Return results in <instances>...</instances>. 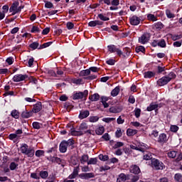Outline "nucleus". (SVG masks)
Returning <instances> with one entry per match:
<instances>
[{
    "label": "nucleus",
    "mask_w": 182,
    "mask_h": 182,
    "mask_svg": "<svg viewBox=\"0 0 182 182\" xmlns=\"http://www.w3.org/2000/svg\"><path fill=\"white\" fill-rule=\"evenodd\" d=\"M48 176V171H41L40 172V176L41 177V178H47Z\"/></svg>",
    "instance_id": "nucleus-41"
},
{
    "label": "nucleus",
    "mask_w": 182,
    "mask_h": 182,
    "mask_svg": "<svg viewBox=\"0 0 182 182\" xmlns=\"http://www.w3.org/2000/svg\"><path fill=\"white\" fill-rule=\"evenodd\" d=\"M134 113H135V117H136V118H139V117H140V114H141V109H140L139 108L136 109L134 110Z\"/></svg>",
    "instance_id": "nucleus-59"
},
{
    "label": "nucleus",
    "mask_w": 182,
    "mask_h": 182,
    "mask_svg": "<svg viewBox=\"0 0 182 182\" xmlns=\"http://www.w3.org/2000/svg\"><path fill=\"white\" fill-rule=\"evenodd\" d=\"M53 43V42H48L46 43H43V45H41L39 48V49H43L45 48H48L49 46H50V45Z\"/></svg>",
    "instance_id": "nucleus-53"
},
{
    "label": "nucleus",
    "mask_w": 182,
    "mask_h": 182,
    "mask_svg": "<svg viewBox=\"0 0 182 182\" xmlns=\"http://www.w3.org/2000/svg\"><path fill=\"white\" fill-rule=\"evenodd\" d=\"M86 133H88V134H92V130H87V124L86 123H82L80 125L78 131L71 129V136H83V134H86Z\"/></svg>",
    "instance_id": "nucleus-1"
},
{
    "label": "nucleus",
    "mask_w": 182,
    "mask_h": 182,
    "mask_svg": "<svg viewBox=\"0 0 182 182\" xmlns=\"http://www.w3.org/2000/svg\"><path fill=\"white\" fill-rule=\"evenodd\" d=\"M32 114H33V111H28L25 109L22 113H21V117L23 119H29V117H32Z\"/></svg>",
    "instance_id": "nucleus-15"
},
{
    "label": "nucleus",
    "mask_w": 182,
    "mask_h": 182,
    "mask_svg": "<svg viewBox=\"0 0 182 182\" xmlns=\"http://www.w3.org/2000/svg\"><path fill=\"white\" fill-rule=\"evenodd\" d=\"M67 150H68V146L66 144V141H63L60 144V153H66Z\"/></svg>",
    "instance_id": "nucleus-16"
},
{
    "label": "nucleus",
    "mask_w": 182,
    "mask_h": 182,
    "mask_svg": "<svg viewBox=\"0 0 182 182\" xmlns=\"http://www.w3.org/2000/svg\"><path fill=\"white\" fill-rule=\"evenodd\" d=\"M158 46L161 48H166V41L164 39H161L160 41H158Z\"/></svg>",
    "instance_id": "nucleus-44"
},
{
    "label": "nucleus",
    "mask_w": 182,
    "mask_h": 182,
    "mask_svg": "<svg viewBox=\"0 0 182 182\" xmlns=\"http://www.w3.org/2000/svg\"><path fill=\"white\" fill-rule=\"evenodd\" d=\"M158 143H166L167 141V135L164 133L161 134L157 140Z\"/></svg>",
    "instance_id": "nucleus-17"
},
{
    "label": "nucleus",
    "mask_w": 182,
    "mask_h": 182,
    "mask_svg": "<svg viewBox=\"0 0 182 182\" xmlns=\"http://www.w3.org/2000/svg\"><path fill=\"white\" fill-rule=\"evenodd\" d=\"M167 154L169 159H176L177 156V151H170L167 153Z\"/></svg>",
    "instance_id": "nucleus-26"
},
{
    "label": "nucleus",
    "mask_w": 182,
    "mask_h": 182,
    "mask_svg": "<svg viewBox=\"0 0 182 182\" xmlns=\"http://www.w3.org/2000/svg\"><path fill=\"white\" fill-rule=\"evenodd\" d=\"M150 40V33H144L141 37L139 38V43H141V45H146L147 42Z\"/></svg>",
    "instance_id": "nucleus-7"
},
{
    "label": "nucleus",
    "mask_w": 182,
    "mask_h": 182,
    "mask_svg": "<svg viewBox=\"0 0 182 182\" xmlns=\"http://www.w3.org/2000/svg\"><path fill=\"white\" fill-rule=\"evenodd\" d=\"M79 170L80 168H79V165L77 167L74 168L73 172L68 176V178L70 180H73V178H76L79 174Z\"/></svg>",
    "instance_id": "nucleus-12"
},
{
    "label": "nucleus",
    "mask_w": 182,
    "mask_h": 182,
    "mask_svg": "<svg viewBox=\"0 0 182 182\" xmlns=\"http://www.w3.org/2000/svg\"><path fill=\"white\" fill-rule=\"evenodd\" d=\"M16 167H18V164L15 163V162H11L10 164V170L14 171L16 168Z\"/></svg>",
    "instance_id": "nucleus-54"
},
{
    "label": "nucleus",
    "mask_w": 182,
    "mask_h": 182,
    "mask_svg": "<svg viewBox=\"0 0 182 182\" xmlns=\"http://www.w3.org/2000/svg\"><path fill=\"white\" fill-rule=\"evenodd\" d=\"M90 75V70L87 69V70H83L80 71L79 76L83 77V76H89Z\"/></svg>",
    "instance_id": "nucleus-29"
},
{
    "label": "nucleus",
    "mask_w": 182,
    "mask_h": 182,
    "mask_svg": "<svg viewBox=\"0 0 182 182\" xmlns=\"http://www.w3.org/2000/svg\"><path fill=\"white\" fill-rule=\"evenodd\" d=\"M11 116L14 117V119H19V111L16 109H14L11 112Z\"/></svg>",
    "instance_id": "nucleus-30"
},
{
    "label": "nucleus",
    "mask_w": 182,
    "mask_h": 182,
    "mask_svg": "<svg viewBox=\"0 0 182 182\" xmlns=\"http://www.w3.org/2000/svg\"><path fill=\"white\" fill-rule=\"evenodd\" d=\"M107 170H110V166H107V165H104V166H102L100 168V171H106Z\"/></svg>",
    "instance_id": "nucleus-52"
},
{
    "label": "nucleus",
    "mask_w": 182,
    "mask_h": 182,
    "mask_svg": "<svg viewBox=\"0 0 182 182\" xmlns=\"http://www.w3.org/2000/svg\"><path fill=\"white\" fill-rule=\"evenodd\" d=\"M100 160H102V161H107L109 160V156L107 155H100L99 156Z\"/></svg>",
    "instance_id": "nucleus-46"
},
{
    "label": "nucleus",
    "mask_w": 182,
    "mask_h": 182,
    "mask_svg": "<svg viewBox=\"0 0 182 182\" xmlns=\"http://www.w3.org/2000/svg\"><path fill=\"white\" fill-rule=\"evenodd\" d=\"M80 178H82L83 180H89V178H94L95 173H80L79 175Z\"/></svg>",
    "instance_id": "nucleus-10"
},
{
    "label": "nucleus",
    "mask_w": 182,
    "mask_h": 182,
    "mask_svg": "<svg viewBox=\"0 0 182 182\" xmlns=\"http://www.w3.org/2000/svg\"><path fill=\"white\" fill-rule=\"evenodd\" d=\"M96 163H97V159L91 158L90 161L87 162V164H96Z\"/></svg>",
    "instance_id": "nucleus-58"
},
{
    "label": "nucleus",
    "mask_w": 182,
    "mask_h": 182,
    "mask_svg": "<svg viewBox=\"0 0 182 182\" xmlns=\"http://www.w3.org/2000/svg\"><path fill=\"white\" fill-rule=\"evenodd\" d=\"M151 166L155 170H163L164 168V164L156 159L151 160Z\"/></svg>",
    "instance_id": "nucleus-5"
},
{
    "label": "nucleus",
    "mask_w": 182,
    "mask_h": 182,
    "mask_svg": "<svg viewBox=\"0 0 182 182\" xmlns=\"http://www.w3.org/2000/svg\"><path fill=\"white\" fill-rule=\"evenodd\" d=\"M114 120H116V118H110V117L103 118L102 119V121L105 122V123H110V122H113Z\"/></svg>",
    "instance_id": "nucleus-60"
},
{
    "label": "nucleus",
    "mask_w": 182,
    "mask_h": 182,
    "mask_svg": "<svg viewBox=\"0 0 182 182\" xmlns=\"http://www.w3.org/2000/svg\"><path fill=\"white\" fill-rule=\"evenodd\" d=\"M153 76H154V73L151 72V71H148L144 73V77L145 78H151L153 77Z\"/></svg>",
    "instance_id": "nucleus-35"
},
{
    "label": "nucleus",
    "mask_w": 182,
    "mask_h": 182,
    "mask_svg": "<svg viewBox=\"0 0 182 182\" xmlns=\"http://www.w3.org/2000/svg\"><path fill=\"white\" fill-rule=\"evenodd\" d=\"M176 74L173 72H171L167 76L162 77L157 81V85L159 86H164L167 85L172 79H176Z\"/></svg>",
    "instance_id": "nucleus-2"
},
{
    "label": "nucleus",
    "mask_w": 182,
    "mask_h": 182,
    "mask_svg": "<svg viewBox=\"0 0 182 182\" xmlns=\"http://www.w3.org/2000/svg\"><path fill=\"white\" fill-rule=\"evenodd\" d=\"M154 28L155 29H159V31H160V29H162L163 28V23H161V22H158L154 24Z\"/></svg>",
    "instance_id": "nucleus-49"
},
{
    "label": "nucleus",
    "mask_w": 182,
    "mask_h": 182,
    "mask_svg": "<svg viewBox=\"0 0 182 182\" xmlns=\"http://www.w3.org/2000/svg\"><path fill=\"white\" fill-rule=\"evenodd\" d=\"M67 146H73L75 144V141L73 139H70L68 141H65Z\"/></svg>",
    "instance_id": "nucleus-61"
},
{
    "label": "nucleus",
    "mask_w": 182,
    "mask_h": 182,
    "mask_svg": "<svg viewBox=\"0 0 182 182\" xmlns=\"http://www.w3.org/2000/svg\"><path fill=\"white\" fill-rule=\"evenodd\" d=\"M96 134H98V136H102L103 133H105V127H100L95 130Z\"/></svg>",
    "instance_id": "nucleus-28"
},
{
    "label": "nucleus",
    "mask_w": 182,
    "mask_h": 182,
    "mask_svg": "<svg viewBox=\"0 0 182 182\" xmlns=\"http://www.w3.org/2000/svg\"><path fill=\"white\" fill-rule=\"evenodd\" d=\"M107 48L109 52H110V53H117V55H118L119 58L121 56L126 58V55H123V51H122V50H120L119 48H117L116 46L110 45L107 46Z\"/></svg>",
    "instance_id": "nucleus-4"
},
{
    "label": "nucleus",
    "mask_w": 182,
    "mask_h": 182,
    "mask_svg": "<svg viewBox=\"0 0 182 182\" xmlns=\"http://www.w3.org/2000/svg\"><path fill=\"white\" fill-rule=\"evenodd\" d=\"M182 35H172L171 36V39L172 41H178L179 39H181Z\"/></svg>",
    "instance_id": "nucleus-47"
},
{
    "label": "nucleus",
    "mask_w": 182,
    "mask_h": 182,
    "mask_svg": "<svg viewBox=\"0 0 182 182\" xmlns=\"http://www.w3.org/2000/svg\"><path fill=\"white\" fill-rule=\"evenodd\" d=\"M88 161H89V155L87 154L82 155L80 159V161L81 164H85V163H87Z\"/></svg>",
    "instance_id": "nucleus-22"
},
{
    "label": "nucleus",
    "mask_w": 182,
    "mask_h": 182,
    "mask_svg": "<svg viewBox=\"0 0 182 182\" xmlns=\"http://www.w3.org/2000/svg\"><path fill=\"white\" fill-rule=\"evenodd\" d=\"M147 18L149 21H152V22L157 21V18L154 16V14H148Z\"/></svg>",
    "instance_id": "nucleus-43"
},
{
    "label": "nucleus",
    "mask_w": 182,
    "mask_h": 182,
    "mask_svg": "<svg viewBox=\"0 0 182 182\" xmlns=\"http://www.w3.org/2000/svg\"><path fill=\"white\" fill-rule=\"evenodd\" d=\"M31 32L32 33H39V32H41V29H39V27H36V26H33L31 30Z\"/></svg>",
    "instance_id": "nucleus-45"
},
{
    "label": "nucleus",
    "mask_w": 182,
    "mask_h": 182,
    "mask_svg": "<svg viewBox=\"0 0 182 182\" xmlns=\"http://www.w3.org/2000/svg\"><path fill=\"white\" fill-rule=\"evenodd\" d=\"M120 92V87H116L111 92V96H113L114 97L115 96H117Z\"/></svg>",
    "instance_id": "nucleus-24"
},
{
    "label": "nucleus",
    "mask_w": 182,
    "mask_h": 182,
    "mask_svg": "<svg viewBox=\"0 0 182 182\" xmlns=\"http://www.w3.org/2000/svg\"><path fill=\"white\" fill-rule=\"evenodd\" d=\"M153 159V155L150 152H146L144 155V160H151Z\"/></svg>",
    "instance_id": "nucleus-34"
},
{
    "label": "nucleus",
    "mask_w": 182,
    "mask_h": 182,
    "mask_svg": "<svg viewBox=\"0 0 182 182\" xmlns=\"http://www.w3.org/2000/svg\"><path fill=\"white\" fill-rule=\"evenodd\" d=\"M28 145L24 144L23 146H21V151L23 154H26V151H28Z\"/></svg>",
    "instance_id": "nucleus-39"
},
{
    "label": "nucleus",
    "mask_w": 182,
    "mask_h": 182,
    "mask_svg": "<svg viewBox=\"0 0 182 182\" xmlns=\"http://www.w3.org/2000/svg\"><path fill=\"white\" fill-rule=\"evenodd\" d=\"M70 164H73V166H77V164H79V159H77V157L72 156L70 158Z\"/></svg>",
    "instance_id": "nucleus-25"
},
{
    "label": "nucleus",
    "mask_w": 182,
    "mask_h": 182,
    "mask_svg": "<svg viewBox=\"0 0 182 182\" xmlns=\"http://www.w3.org/2000/svg\"><path fill=\"white\" fill-rule=\"evenodd\" d=\"M26 79H28V75L17 74L14 76L13 82H22Z\"/></svg>",
    "instance_id": "nucleus-8"
},
{
    "label": "nucleus",
    "mask_w": 182,
    "mask_h": 182,
    "mask_svg": "<svg viewBox=\"0 0 182 182\" xmlns=\"http://www.w3.org/2000/svg\"><path fill=\"white\" fill-rule=\"evenodd\" d=\"M170 129L171 132H173V133L178 132V127L177 125H171Z\"/></svg>",
    "instance_id": "nucleus-56"
},
{
    "label": "nucleus",
    "mask_w": 182,
    "mask_h": 182,
    "mask_svg": "<svg viewBox=\"0 0 182 182\" xmlns=\"http://www.w3.org/2000/svg\"><path fill=\"white\" fill-rule=\"evenodd\" d=\"M98 18L101 21H109L110 19L109 17L104 16L102 14H98Z\"/></svg>",
    "instance_id": "nucleus-57"
},
{
    "label": "nucleus",
    "mask_w": 182,
    "mask_h": 182,
    "mask_svg": "<svg viewBox=\"0 0 182 182\" xmlns=\"http://www.w3.org/2000/svg\"><path fill=\"white\" fill-rule=\"evenodd\" d=\"M159 107H161V106L159 105V104L151 103L149 107H147V112H153V110H157Z\"/></svg>",
    "instance_id": "nucleus-13"
},
{
    "label": "nucleus",
    "mask_w": 182,
    "mask_h": 182,
    "mask_svg": "<svg viewBox=\"0 0 182 182\" xmlns=\"http://www.w3.org/2000/svg\"><path fill=\"white\" fill-rule=\"evenodd\" d=\"M42 110V102H38L36 105H33L32 109L33 113H39Z\"/></svg>",
    "instance_id": "nucleus-11"
},
{
    "label": "nucleus",
    "mask_w": 182,
    "mask_h": 182,
    "mask_svg": "<svg viewBox=\"0 0 182 182\" xmlns=\"http://www.w3.org/2000/svg\"><path fill=\"white\" fill-rule=\"evenodd\" d=\"M127 134L129 136H134V134H137V130L132 129H128L127 130Z\"/></svg>",
    "instance_id": "nucleus-27"
},
{
    "label": "nucleus",
    "mask_w": 182,
    "mask_h": 182,
    "mask_svg": "<svg viewBox=\"0 0 182 182\" xmlns=\"http://www.w3.org/2000/svg\"><path fill=\"white\" fill-rule=\"evenodd\" d=\"M140 21H141V19L137 17V16H133L129 18V22L133 26H136L139 25L140 23Z\"/></svg>",
    "instance_id": "nucleus-9"
},
{
    "label": "nucleus",
    "mask_w": 182,
    "mask_h": 182,
    "mask_svg": "<svg viewBox=\"0 0 182 182\" xmlns=\"http://www.w3.org/2000/svg\"><path fill=\"white\" fill-rule=\"evenodd\" d=\"M89 120L91 123H96V122H97L99 120V117H97V116L90 117Z\"/></svg>",
    "instance_id": "nucleus-42"
},
{
    "label": "nucleus",
    "mask_w": 182,
    "mask_h": 182,
    "mask_svg": "<svg viewBox=\"0 0 182 182\" xmlns=\"http://www.w3.org/2000/svg\"><path fill=\"white\" fill-rule=\"evenodd\" d=\"M22 9H23V6H19V2L15 1L10 7L9 11L12 12V15H15L16 14L21 12Z\"/></svg>",
    "instance_id": "nucleus-3"
},
{
    "label": "nucleus",
    "mask_w": 182,
    "mask_h": 182,
    "mask_svg": "<svg viewBox=\"0 0 182 182\" xmlns=\"http://www.w3.org/2000/svg\"><path fill=\"white\" fill-rule=\"evenodd\" d=\"M43 154H45V151H42V150H37L36 151V157H41L42 156H43Z\"/></svg>",
    "instance_id": "nucleus-51"
},
{
    "label": "nucleus",
    "mask_w": 182,
    "mask_h": 182,
    "mask_svg": "<svg viewBox=\"0 0 182 182\" xmlns=\"http://www.w3.org/2000/svg\"><path fill=\"white\" fill-rule=\"evenodd\" d=\"M88 95H89V91H87V90H85L83 92H80L74 94L73 96V100H79L80 99H83V98L86 100V97H87Z\"/></svg>",
    "instance_id": "nucleus-6"
},
{
    "label": "nucleus",
    "mask_w": 182,
    "mask_h": 182,
    "mask_svg": "<svg viewBox=\"0 0 182 182\" xmlns=\"http://www.w3.org/2000/svg\"><path fill=\"white\" fill-rule=\"evenodd\" d=\"M115 136H116V137H117L118 139H119V137H122V136H123V132H122V129L117 128V131L115 132Z\"/></svg>",
    "instance_id": "nucleus-40"
},
{
    "label": "nucleus",
    "mask_w": 182,
    "mask_h": 182,
    "mask_svg": "<svg viewBox=\"0 0 182 182\" xmlns=\"http://www.w3.org/2000/svg\"><path fill=\"white\" fill-rule=\"evenodd\" d=\"M135 50L136 53H139V52L144 53L146 51V48H144V46H139L136 48Z\"/></svg>",
    "instance_id": "nucleus-38"
},
{
    "label": "nucleus",
    "mask_w": 182,
    "mask_h": 182,
    "mask_svg": "<svg viewBox=\"0 0 182 182\" xmlns=\"http://www.w3.org/2000/svg\"><path fill=\"white\" fill-rule=\"evenodd\" d=\"M2 166H6L9 164V158L8 156H4L2 159Z\"/></svg>",
    "instance_id": "nucleus-33"
},
{
    "label": "nucleus",
    "mask_w": 182,
    "mask_h": 182,
    "mask_svg": "<svg viewBox=\"0 0 182 182\" xmlns=\"http://www.w3.org/2000/svg\"><path fill=\"white\" fill-rule=\"evenodd\" d=\"M101 100H102L101 103L103 105L105 109L109 107V104L107 102H107V98L102 97Z\"/></svg>",
    "instance_id": "nucleus-37"
},
{
    "label": "nucleus",
    "mask_w": 182,
    "mask_h": 182,
    "mask_svg": "<svg viewBox=\"0 0 182 182\" xmlns=\"http://www.w3.org/2000/svg\"><path fill=\"white\" fill-rule=\"evenodd\" d=\"M140 180V177L139 176H134L131 179L132 182H137Z\"/></svg>",
    "instance_id": "nucleus-64"
},
{
    "label": "nucleus",
    "mask_w": 182,
    "mask_h": 182,
    "mask_svg": "<svg viewBox=\"0 0 182 182\" xmlns=\"http://www.w3.org/2000/svg\"><path fill=\"white\" fill-rule=\"evenodd\" d=\"M67 28H68V29H73V28H75V24H73V23H72V22H68Z\"/></svg>",
    "instance_id": "nucleus-63"
},
{
    "label": "nucleus",
    "mask_w": 182,
    "mask_h": 182,
    "mask_svg": "<svg viewBox=\"0 0 182 182\" xmlns=\"http://www.w3.org/2000/svg\"><path fill=\"white\" fill-rule=\"evenodd\" d=\"M89 114H90V113L88 110L80 111L79 117L80 119H86V117H88Z\"/></svg>",
    "instance_id": "nucleus-20"
},
{
    "label": "nucleus",
    "mask_w": 182,
    "mask_h": 182,
    "mask_svg": "<svg viewBox=\"0 0 182 182\" xmlns=\"http://www.w3.org/2000/svg\"><path fill=\"white\" fill-rule=\"evenodd\" d=\"M28 157H33L35 156V149L33 148H28L25 154Z\"/></svg>",
    "instance_id": "nucleus-21"
},
{
    "label": "nucleus",
    "mask_w": 182,
    "mask_h": 182,
    "mask_svg": "<svg viewBox=\"0 0 182 182\" xmlns=\"http://www.w3.org/2000/svg\"><path fill=\"white\" fill-rule=\"evenodd\" d=\"M123 146H124L123 142L118 141L114 144V148L119 149V147H123Z\"/></svg>",
    "instance_id": "nucleus-62"
},
{
    "label": "nucleus",
    "mask_w": 182,
    "mask_h": 182,
    "mask_svg": "<svg viewBox=\"0 0 182 182\" xmlns=\"http://www.w3.org/2000/svg\"><path fill=\"white\" fill-rule=\"evenodd\" d=\"M130 148L132 149V150H138V151H142L144 152V150H146V146H136V145H130Z\"/></svg>",
    "instance_id": "nucleus-19"
},
{
    "label": "nucleus",
    "mask_w": 182,
    "mask_h": 182,
    "mask_svg": "<svg viewBox=\"0 0 182 182\" xmlns=\"http://www.w3.org/2000/svg\"><path fill=\"white\" fill-rule=\"evenodd\" d=\"M99 99H100L99 94H94L90 97V100H91L92 102H97Z\"/></svg>",
    "instance_id": "nucleus-31"
},
{
    "label": "nucleus",
    "mask_w": 182,
    "mask_h": 182,
    "mask_svg": "<svg viewBox=\"0 0 182 182\" xmlns=\"http://www.w3.org/2000/svg\"><path fill=\"white\" fill-rule=\"evenodd\" d=\"M122 181H126V180H130V175H126L124 173H120L118 176Z\"/></svg>",
    "instance_id": "nucleus-23"
},
{
    "label": "nucleus",
    "mask_w": 182,
    "mask_h": 182,
    "mask_svg": "<svg viewBox=\"0 0 182 182\" xmlns=\"http://www.w3.org/2000/svg\"><path fill=\"white\" fill-rule=\"evenodd\" d=\"M129 171L133 174H140V168L137 165H132L130 166Z\"/></svg>",
    "instance_id": "nucleus-14"
},
{
    "label": "nucleus",
    "mask_w": 182,
    "mask_h": 182,
    "mask_svg": "<svg viewBox=\"0 0 182 182\" xmlns=\"http://www.w3.org/2000/svg\"><path fill=\"white\" fill-rule=\"evenodd\" d=\"M38 46H39V43L38 42H33V43L30 44V48H31V49H38Z\"/></svg>",
    "instance_id": "nucleus-50"
},
{
    "label": "nucleus",
    "mask_w": 182,
    "mask_h": 182,
    "mask_svg": "<svg viewBox=\"0 0 182 182\" xmlns=\"http://www.w3.org/2000/svg\"><path fill=\"white\" fill-rule=\"evenodd\" d=\"M41 126H42V124L38 122H33V129H41Z\"/></svg>",
    "instance_id": "nucleus-48"
},
{
    "label": "nucleus",
    "mask_w": 182,
    "mask_h": 182,
    "mask_svg": "<svg viewBox=\"0 0 182 182\" xmlns=\"http://www.w3.org/2000/svg\"><path fill=\"white\" fill-rule=\"evenodd\" d=\"M174 180L177 182H182V174L181 173L175 174Z\"/></svg>",
    "instance_id": "nucleus-36"
},
{
    "label": "nucleus",
    "mask_w": 182,
    "mask_h": 182,
    "mask_svg": "<svg viewBox=\"0 0 182 182\" xmlns=\"http://www.w3.org/2000/svg\"><path fill=\"white\" fill-rule=\"evenodd\" d=\"M110 113H120L121 110L117 107H112L109 108Z\"/></svg>",
    "instance_id": "nucleus-32"
},
{
    "label": "nucleus",
    "mask_w": 182,
    "mask_h": 182,
    "mask_svg": "<svg viewBox=\"0 0 182 182\" xmlns=\"http://www.w3.org/2000/svg\"><path fill=\"white\" fill-rule=\"evenodd\" d=\"M166 14L167 18H174V14H172V12L170 10H166Z\"/></svg>",
    "instance_id": "nucleus-55"
},
{
    "label": "nucleus",
    "mask_w": 182,
    "mask_h": 182,
    "mask_svg": "<svg viewBox=\"0 0 182 182\" xmlns=\"http://www.w3.org/2000/svg\"><path fill=\"white\" fill-rule=\"evenodd\" d=\"M103 25V22L99 20L92 21L88 23V26L95 27Z\"/></svg>",
    "instance_id": "nucleus-18"
}]
</instances>
